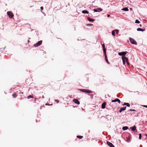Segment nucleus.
I'll return each instance as SVG.
<instances>
[{
  "mask_svg": "<svg viewBox=\"0 0 147 147\" xmlns=\"http://www.w3.org/2000/svg\"><path fill=\"white\" fill-rule=\"evenodd\" d=\"M79 90L84 92H85L87 93H90L92 92L90 90L86 89H79Z\"/></svg>",
  "mask_w": 147,
  "mask_h": 147,
  "instance_id": "obj_1",
  "label": "nucleus"
},
{
  "mask_svg": "<svg viewBox=\"0 0 147 147\" xmlns=\"http://www.w3.org/2000/svg\"><path fill=\"white\" fill-rule=\"evenodd\" d=\"M127 53V52H120L118 53V54L120 56L122 55V57H123L124 58H127L125 57V55Z\"/></svg>",
  "mask_w": 147,
  "mask_h": 147,
  "instance_id": "obj_2",
  "label": "nucleus"
},
{
  "mask_svg": "<svg viewBox=\"0 0 147 147\" xmlns=\"http://www.w3.org/2000/svg\"><path fill=\"white\" fill-rule=\"evenodd\" d=\"M129 39L131 43L133 44H137L136 42L133 38H130Z\"/></svg>",
  "mask_w": 147,
  "mask_h": 147,
  "instance_id": "obj_3",
  "label": "nucleus"
},
{
  "mask_svg": "<svg viewBox=\"0 0 147 147\" xmlns=\"http://www.w3.org/2000/svg\"><path fill=\"white\" fill-rule=\"evenodd\" d=\"M7 13L10 18H12L13 16V14L11 12L8 11Z\"/></svg>",
  "mask_w": 147,
  "mask_h": 147,
  "instance_id": "obj_4",
  "label": "nucleus"
},
{
  "mask_svg": "<svg viewBox=\"0 0 147 147\" xmlns=\"http://www.w3.org/2000/svg\"><path fill=\"white\" fill-rule=\"evenodd\" d=\"M42 40H40L38 42L34 45V46L35 47H38L42 43Z\"/></svg>",
  "mask_w": 147,
  "mask_h": 147,
  "instance_id": "obj_5",
  "label": "nucleus"
},
{
  "mask_svg": "<svg viewBox=\"0 0 147 147\" xmlns=\"http://www.w3.org/2000/svg\"><path fill=\"white\" fill-rule=\"evenodd\" d=\"M102 9L101 8H98L94 9V11L95 12H99L102 11Z\"/></svg>",
  "mask_w": 147,
  "mask_h": 147,
  "instance_id": "obj_6",
  "label": "nucleus"
},
{
  "mask_svg": "<svg viewBox=\"0 0 147 147\" xmlns=\"http://www.w3.org/2000/svg\"><path fill=\"white\" fill-rule=\"evenodd\" d=\"M111 102H118V103H120L121 102L120 100H119V99L118 98H116L115 100H112Z\"/></svg>",
  "mask_w": 147,
  "mask_h": 147,
  "instance_id": "obj_7",
  "label": "nucleus"
},
{
  "mask_svg": "<svg viewBox=\"0 0 147 147\" xmlns=\"http://www.w3.org/2000/svg\"><path fill=\"white\" fill-rule=\"evenodd\" d=\"M107 143L108 145L110 147H115L111 143L107 141Z\"/></svg>",
  "mask_w": 147,
  "mask_h": 147,
  "instance_id": "obj_8",
  "label": "nucleus"
},
{
  "mask_svg": "<svg viewBox=\"0 0 147 147\" xmlns=\"http://www.w3.org/2000/svg\"><path fill=\"white\" fill-rule=\"evenodd\" d=\"M73 101L75 103L77 104L78 105L80 104V102L77 99H74L73 100Z\"/></svg>",
  "mask_w": 147,
  "mask_h": 147,
  "instance_id": "obj_9",
  "label": "nucleus"
},
{
  "mask_svg": "<svg viewBox=\"0 0 147 147\" xmlns=\"http://www.w3.org/2000/svg\"><path fill=\"white\" fill-rule=\"evenodd\" d=\"M104 54H105V58L106 61V62H107V63L108 64H110V63L108 61V60L107 59V55H106V53H104Z\"/></svg>",
  "mask_w": 147,
  "mask_h": 147,
  "instance_id": "obj_10",
  "label": "nucleus"
},
{
  "mask_svg": "<svg viewBox=\"0 0 147 147\" xmlns=\"http://www.w3.org/2000/svg\"><path fill=\"white\" fill-rule=\"evenodd\" d=\"M106 103L105 102H104L102 103V105L101 107L102 108L104 109L105 108L106 105Z\"/></svg>",
  "mask_w": 147,
  "mask_h": 147,
  "instance_id": "obj_11",
  "label": "nucleus"
},
{
  "mask_svg": "<svg viewBox=\"0 0 147 147\" xmlns=\"http://www.w3.org/2000/svg\"><path fill=\"white\" fill-rule=\"evenodd\" d=\"M126 107H125L122 108H121L119 110V113H121L122 111L125 110L126 109Z\"/></svg>",
  "mask_w": 147,
  "mask_h": 147,
  "instance_id": "obj_12",
  "label": "nucleus"
},
{
  "mask_svg": "<svg viewBox=\"0 0 147 147\" xmlns=\"http://www.w3.org/2000/svg\"><path fill=\"white\" fill-rule=\"evenodd\" d=\"M102 48H103L104 52V53H106V49L105 48V45L104 44H102Z\"/></svg>",
  "mask_w": 147,
  "mask_h": 147,
  "instance_id": "obj_13",
  "label": "nucleus"
},
{
  "mask_svg": "<svg viewBox=\"0 0 147 147\" xmlns=\"http://www.w3.org/2000/svg\"><path fill=\"white\" fill-rule=\"evenodd\" d=\"M121 10H124L125 11H127L129 10V9H128V8L126 7L123 8Z\"/></svg>",
  "mask_w": 147,
  "mask_h": 147,
  "instance_id": "obj_14",
  "label": "nucleus"
},
{
  "mask_svg": "<svg viewBox=\"0 0 147 147\" xmlns=\"http://www.w3.org/2000/svg\"><path fill=\"white\" fill-rule=\"evenodd\" d=\"M137 30L138 31H143L145 30V29H143L141 28H138L137 29Z\"/></svg>",
  "mask_w": 147,
  "mask_h": 147,
  "instance_id": "obj_15",
  "label": "nucleus"
},
{
  "mask_svg": "<svg viewBox=\"0 0 147 147\" xmlns=\"http://www.w3.org/2000/svg\"><path fill=\"white\" fill-rule=\"evenodd\" d=\"M128 128V127L127 126H124L123 127L122 129L123 130H125L127 129Z\"/></svg>",
  "mask_w": 147,
  "mask_h": 147,
  "instance_id": "obj_16",
  "label": "nucleus"
},
{
  "mask_svg": "<svg viewBox=\"0 0 147 147\" xmlns=\"http://www.w3.org/2000/svg\"><path fill=\"white\" fill-rule=\"evenodd\" d=\"M122 58L123 61V64L125 65V61H126L125 60V58H124L123 57H122Z\"/></svg>",
  "mask_w": 147,
  "mask_h": 147,
  "instance_id": "obj_17",
  "label": "nucleus"
},
{
  "mask_svg": "<svg viewBox=\"0 0 147 147\" xmlns=\"http://www.w3.org/2000/svg\"><path fill=\"white\" fill-rule=\"evenodd\" d=\"M82 12L83 13H89V12L87 10H83L82 11Z\"/></svg>",
  "mask_w": 147,
  "mask_h": 147,
  "instance_id": "obj_18",
  "label": "nucleus"
},
{
  "mask_svg": "<svg viewBox=\"0 0 147 147\" xmlns=\"http://www.w3.org/2000/svg\"><path fill=\"white\" fill-rule=\"evenodd\" d=\"M131 130L132 131H134L136 130V127L135 126H134V127H131Z\"/></svg>",
  "mask_w": 147,
  "mask_h": 147,
  "instance_id": "obj_19",
  "label": "nucleus"
},
{
  "mask_svg": "<svg viewBox=\"0 0 147 147\" xmlns=\"http://www.w3.org/2000/svg\"><path fill=\"white\" fill-rule=\"evenodd\" d=\"M88 20L90 22H93L94 21V20L93 19H92L90 18H88Z\"/></svg>",
  "mask_w": 147,
  "mask_h": 147,
  "instance_id": "obj_20",
  "label": "nucleus"
},
{
  "mask_svg": "<svg viewBox=\"0 0 147 147\" xmlns=\"http://www.w3.org/2000/svg\"><path fill=\"white\" fill-rule=\"evenodd\" d=\"M125 58V61L127 63V65H129V62L128 58L127 57Z\"/></svg>",
  "mask_w": 147,
  "mask_h": 147,
  "instance_id": "obj_21",
  "label": "nucleus"
},
{
  "mask_svg": "<svg viewBox=\"0 0 147 147\" xmlns=\"http://www.w3.org/2000/svg\"><path fill=\"white\" fill-rule=\"evenodd\" d=\"M123 105H126L128 107H130V105L129 103L125 102L124 103V104Z\"/></svg>",
  "mask_w": 147,
  "mask_h": 147,
  "instance_id": "obj_22",
  "label": "nucleus"
},
{
  "mask_svg": "<svg viewBox=\"0 0 147 147\" xmlns=\"http://www.w3.org/2000/svg\"><path fill=\"white\" fill-rule=\"evenodd\" d=\"M17 96V94H16V93H14V94H12V96H13V97L14 98H15Z\"/></svg>",
  "mask_w": 147,
  "mask_h": 147,
  "instance_id": "obj_23",
  "label": "nucleus"
},
{
  "mask_svg": "<svg viewBox=\"0 0 147 147\" xmlns=\"http://www.w3.org/2000/svg\"><path fill=\"white\" fill-rule=\"evenodd\" d=\"M77 137L78 138H79V139H82L83 138V136H77Z\"/></svg>",
  "mask_w": 147,
  "mask_h": 147,
  "instance_id": "obj_24",
  "label": "nucleus"
},
{
  "mask_svg": "<svg viewBox=\"0 0 147 147\" xmlns=\"http://www.w3.org/2000/svg\"><path fill=\"white\" fill-rule=\"evenodd\" d=\"M115 30H113L112 32V34L114 36L115 35Z\"/></svg>",
  "mask_w": 147,
  "mask_h": 147,
  "instance_id": "obj_25",
  "label": "nucleus"
},
{
  "mask_svg": "<svg viewBox=\"0 0 147 147\" xmlns=\"http://www.w3.org/2000/svg\"><path fill=\"white\" fill-rule=\"evenodd\" d=\"M140 23V22L137 20H136L135 21V23Z\"/></svg>",
  "mask_w": 147,
  "mask_h": 147,
  "instance_id": "obj_26",
  "label": "nucleus"
},
{
  "mask_svg": "<svg viewBox=\"0 0 147 147\" xmlns=\"http://www.w3.org/2000/svg\"><path fill=\"white\" fill-rule=\"evenodd\" d=\"M142 137V135L141 134H139V139L140 140L141 139Z\"/></svg>",
  "mask_w": 147,
  "mask_h": 147,
  "instance_id": "obj_27",
  "label": "nucleus"
},
{
  "mask_svg": "<svg viewBox=\"0 0 147 147\" xmlns=\"http://www.w3.org/2000/svg\"><path fill=\"white\" fill-rule=\"evenodd\" d=\"M129 111H136V110L135 109H129Z\"/></svg>",
  "mask_w": 147,
  "mask_h": 147,
  "instance_id": "obj_28",
  "label": "nucleus"
},
{
  "mask_svg": "<svg viewBox=\"0 0 147 147\" xmlns=\"http://www.w3.org/2000/svg\"><path fill=\"white\" fill-rule=\"evenodd\" d=\"M33 98V97L31 95H29L28 97V98Z\"/></svg>",
  "mask_w": 147,
  "mask_h": 147,
  "instance_id": "obj_29",
  "label": "nucleus"
},
{
  "mask_svg": "<svg viewBox=\"0 0 147 147\" xmlns=\"http://www.w3.org/2000/svg\"><path fill=\"white\" fill-rule=\"evenodd\" d=\"M115 31L116 32V33H117V34H118V32H119V31H118V30H115Z\"/></svg>",
  "mask_w": 147,
  "mask_h": 147,
  "instance_id": "obj_30",
  "label": "nucleus"
},
{
  "mask_svg": "<svg viewBox=\"0 0 147 147\" xmlns=\"http://www.w3.org/2000/svg\"><path fill=\"white\" fill-rule=\"evenodd\" d=\"M92 24H87V26H92Z\"/></svg>",
  "mask_w": 147,
  "mask_h": 147,
  "instance_id": "obj_31",
  "label": "nucleus"
},
{
  "mask_svg": "<svg viewBox=\"0 0 147 147\" xmlns=\"http://www.w3.org/2000/svg\"><path fill=\"white\" fill-rule=\"evenodd\" d=\"M142 106L144 107H146V108H147V105H142Z\"/></svg>",
  "mask_w": 147,
  "mask_h": 147,
  "instance_id": "obj_32",
  "label": "nucleus"
},
{
  "mask_svg": "<svg viewBox=\"0 0 147 147\" xmlns=\"http://www.w3.org/2000/svg\"><path fill=\"white\" fill-rule=\"evenodd\" d=\"M40 9H41V10H43V7H40Z\"/></svg>",
  "mask_w": 147,
  "mask_h": 147,
  "instance_id": "obj_33",
  "label": "nucleus"
},
{
  "mask_svg": "<svg viewBox=\"0 0 147 147\" xmlns=\"http://www.w3.org/2000/svg\"><path fill=\"white\" fill-rule=\"evenodd\" d=\"M55 101H57V103H58V102H59V101L58 100H55Z\"/></svg>",
  "mask_w": 147,
  "mask_h": 147,
  "instance_id": "obj_34",
  "label": "nucleus"
},
{
  "mask_svg": "<svg viewBox=\"0 0 147 147\" xmlns=\"http://www.w3.org/2000/svg\"><path fill=\"white\" fill-rule=\"evenodd\" d=\"M110 16V15H109V14H108V15H107V17H109Z\"/></svg>",
  "mask_w": 147,
  "mask_h": 147,
  "instance_id": "obj_35",
  "label": "nucleus"
},
{
  "mask_svg": "<svg viewBox=\"0 0 147 147\" xmlns=\"http://www.w3.org/2000/svg\"><path fill=\"white\" fill-rule=\"evenodd\" d=\"M28 42H30V41L29 40H28Z\"/></svg>",
  "mask_w": 147,
  "mask_h": 147,
  "instance_id": "obj_36",
  "label": "nucleus"
},
{
  "mask_svg": "<svg viewBox=\"0 0 147 147\" xmlns=\"http://www.w3.org/2000/svg\"><path fill=\"white\" fill-rule=\"evenodd\" d=\"M128 138H127V139H129V137H128Z\"/></svg>",
  "mask_w": 147,
  "mask_h": 147,
  "instance_id": "obj_37",
  "label": "nucleus"
},
{
  "mask_svg": "<svg viewBox=\"0 0 147 147\" xmlns=\"http://www.w3.org/2000/svg\"><path fill=\"white\" fill-rule=\"evenodd\" d=\"M104 78H102V79L103 80H104Z\"/></svg>",
  "mask_w": 147,
  "mask_h": 147,
  "instance_id": "obj_38",
  "label": "nucleus"
},
{
  "mask_svg": "<svg viewBox=\"0 0 147 147\" xmlns=\"http://www.w3.org/2000/svg\"><path fill=\"white\" fill-rule=\"evenodd\" d=\"M140 26L141 27V25L140 24Z\"/></svg>",
  "mask_w": 147,
  "mask_h": 147,
  "instance_id": "obj_39",
  "label": "nucleus"
},
{
  "mask_svg": "<svg viewBox=\"0 0 147 147\" xmlns=\"http://www.w3.org/2000/svg\"><path fill=\"white\" fill-rule=\"evenodd\" d=\"M146 136L147 137V135L146 134Z\"/></svg>",
  "mask_w": 147,
  "mask_h": 147,
  "instance_id": "obj_40",
  "label": "nucleus"
}]
</instances>
